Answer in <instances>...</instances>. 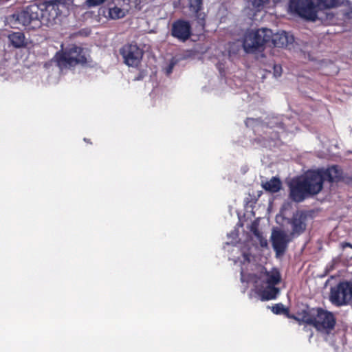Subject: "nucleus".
Here are the masks:
<instances>
[{"label":"nucleus","instance_id":"f257e3e1","mask_svg":"<svg viewBox=\"0 0 352 352\" xmlns=\"http://www.w3.org/2000/svg\"><path fill=\"white\" fill-rule=\"evenodd\" d=\"M258 272V276L257 274L247 275L242 270L241 280L252 283L262 300L274 299L279 293V289L276 287V285L281 280L279 272L276 269L267 271L260 267Z\"/></svg>","mask_w":352,"mask_h":352},{"label":"nucleus","instance_id":"f03ea898","mask_svg":"<svg viewBox=\"0 0 352 352\" xmlns=\"http://www.w3.org/2000/svg\"><path fill=\"white\" fill-rule=\"evenodd\" d=\"M294 318L298 321L313 324L320 331L331 329L335 324L333 315L322 309H311L310 311L304 310Z\"/></svg>","mask_w":352,"mask_h":352},{"label":"nucleus","instance_id":"7ed1b4c3","mask_svg":"<svg viewBox=\"0 0 352 352\" xmlns=\"http://www.w3.org/2000/svg\"><path fill=\"white\" fill-rule=\"evenodd\" d=\"M38 6L42 10V14L40 17L41 25L49 26L54 24L58 16L68 14L72 7V1L70 0H54Z\"/></svg>","mask_w":352,"mask_h":352},{"label":"nucleus","instance_id":"20e7f679","mask_svg":"<svg viewBox=\"0 0 352 352\" xmlns=\"http://www.w3.org/2000/svg\"><path fill=\"white\" fill-rule=\"evenodd\" d=\"M272 37V31L267 28L248 30L243 34L242 45L247 53H253L262 49Z\"/></svg>","mask_w":352,"mask_h":352},{"label":"nucleus","instance_id":"39448f33","mask_svg":"<svg viewBox=\"0 0 352 352\" xmlns=\"http://www.w3.org/2000/svg\"><path fill=\"white\" fill-rule=\"evenodd\" d=\"M42 10L38 5H31L18 14H13L9 18V23L14 28H18V25L30 26L36 28L41 25L40 17Z\"/></svg>","mask_w":352,"mask_h":352},{"label":"nucleus","instance_id":"423d86ee","mask_svg":"<svg viewBox=\"0 0 352 352\" xmlns=\"http://www.w3.org/2000/svg\"><path fill=\"white\" fill-rule=\"evenodd\" d=\"M289 10L292 12L308 21L322 19L318 6L315 4L314 0H290Z\"/></svg>","mask_w":352,"mask_h":352},{"label":"nucleus","instance_id":"0eeeda50","mask_svg":"<svg viewBox=\"0 0 352 352\" xmlns=\"http://www.w3.org/2000/svg\"><path fill=\"white\" fill-rule=\"evenodd\" d=\"M331 301L338 305H342L352 300V283H341L331 290Z\"/></svg>","mask_w":352,"mask_h":352},{"label":"nucleus","instance_id":"6e6552de","mask_svg":"<svg viewBox=\"0 0 352 352\" xmlns=\"http://www.w3.org/2000/svg\"><path fill=\"white\" fill-rule=\"evenodd\" d=\"M82 50L74 46L69 52L60 55L58 58V65L60 69L72 67L77 63L85 62V58L80 54Z\"/></svg>","mask_w":352,"mask_h":352},{"label":"nucleus","instance_id":"1a4fd4ad","mask_svg":"<svg viewBox=\"0 0 352 352\" xmlns=\"http://www.w3.org/2000/svg\"><path fill=\"white\" fill-rule=\"evenodd\" d=\"M124 63L131 67H137L142 58L143 52L137 45H128L122 50Z\"/></svg>","mask_w":352,"mask_h":352},{"label":"nucleus","instance_id":"9d476101","mask_svg":"<svg viewBox=\"0 0 352 352\" xmlns=\"http://www.w3.org/2000/svg\"><path fill=\"white\" fill-rule=\"evenodd\" d=\"M309 195L318 194L322 188L323 175L319 171H311L302 179Z\"/></svg>","mask_w":352,"mask_h":352},{"label":"nucleus","instance_id":"9b49d317","mask_svg":"<svg viewBox=\"0 0 352 352\" xmlns=\"http://www.w3.org/2000/svg\"><path fill=\"white\" fill-rule=\"evenodd\" d=\"M291 240L289 235L280 229H273L271 234L272 246L277 255L282 254L285 250L288 242Z\"/></svg>","mask_w":352,"mask_h":352},{"label":"nucleus","instance_id":"f8f14e48","mask_svg":"<svg viewBox=\"0 0 352 352\" xmlns=\"http://www.w3.org/2000/svg\"><path fill=\"white\" fill-rule=\"evenodd\" d=\"M309 195L302 179H293L290 183V197L295 201H301Z\"/></svg>","mask_w":352,"mask_h":352},{"label":"nucleus","instance_id":"ddd939ff","mask_svg":"<svg viewBox=\"0 0 352 352\" xmlns=\"http://www.w3.org/2000/svg\"><path fill=\"white\" fill-rule=\"evenodd\" d=\"M172 34L179 40H186L190 34V24L184 21H178L173 24Z\"/></svg>","mask_w":352,"mask_h":352},{"label":"nucleus","instance_id":"4468645a","mask_svg":"<svg viewBox=\"0 0 352 352\" xmlns=\"http://www.w3.org/2000/svg\"><path fill=\"white\" fill-rule=\"evenodd\" d=\"M293 41L294 38L292 36H289L285 32L282 31L274 34L272 33V37L268 43H271L275 47H284L292 43Z\"/></svg>","mask_w":352,"mask_h":352},{"label":"nucleus","instance_id":"2eb2a0df","mask_svg":"<svg viewBox=\"0 0 352 352\" xmlns=\"http://www.w3.org/2000/svg\"><path fill=\"white\" fill-rule=\"evenodd\" d=\"M306 217L301 212H297L294 215L291 221L292 225V232L291 234L292 236L295 234L299 235L306 228L305 223Z\"/></svg>","mask_w":352,"mask_h":352},{"label":"nucleus","instance_id":"dca6fc26","mask_svg":"<svg viewBox=\"0 0 352 352\" xmlns=\"http://www.w3.org/2000/svg\"><path fill=\"white\" fill-rule=\"evenodd\" d=\"M323 175V180L328 179L330 182H337L342 178V172L337 166H331L325 170H320Z\"/></svg>","mask_w":352,"mask_h":352},{"label":"nucleus","instance_id":"f3484780","mask_svg":"<svg viewBox=\"0 0 352 352\" xmlns=\"http://www.w3.org/2000/svg\"><path fill=\"white\" fill-rule=\"evenodd\" d=\"M188 2L190 10L196 14V16L198 19V22L204 25V21L205 19V14L204 12H199V10L201 7V0H186Z\"/></svg>","mask_w":352,"mask_h":352},{"label":"nucleus","instance_id":"a211bd4d","mask_svg":"<svg viewBox=\"0 0 352 352\" xmlns=\"http://www.w3.org/2000/svg\"><path fill=\"white\" fill-rule=\"evenodd\" d=\"M262 187L270 192H276L281 188V182L277 177H272L270 180L263 182Z\"/></svg>","mask_w":352,"mask_h":352},{"label":"nucleus","instance_id":"6ab92c4d","mask_svg":"<svg viewBox=\"0 0 352 352\" xmlns=\"http://www.w3.org/2000/svg\"><path fill=\"white\" fill-rule=\"evenodd\" d=\"M9 40L15 47H21L23 46L25 43V37L21 32H14L9 35Z\"/></svg>","mask_w":352,"mask_h":352},{"label":"nucleus","instance_id":"aec40b11","mask_svg":"<svg viewBox=\"0 0 352 352\" xmlns=\"http://www.w3.org/2000/svg\"><path fill=\"white\" fill-rule=\"evenodd\" d=\"M126 14V11L119 7L114 6L109 10V17L111 19H119L123 18Z\"/></svg>","mask_w":352,"mask_h":352},{"label":"nucleus","instance_id":"412c9836","mask_svg":"<svg viewBox=\"0 0 352 352\" xmlns=\"http://www.w3.org/2000/svg\"><path fill=\"white\" fill-rule=\"evenodd\" d=\"M319 13H321L322 8H331L336 7L338 4V0H317Z\"/></svg>","mask_w":352,"mask_h":352},{"label":"nucleus","instance_id":"4be33fe9","mask_svg":"<svg viewBox=\"0 0 352 352\" xmlns=\"http://www.w3.org/2000/svg\"><path fill=\"white\" fill-rule=\"evenodd\" d=\"M272 311L276 314H286L288 317H291L287 309L282 304H277L272 307Z\"/></svg>","mask_w":352,"mask_h":352},{"label":"nucleus","instance_id":"5701e85b","mask_svg":"<svg viewBox=\"0 0 352 352\" xmlns=\"http://www.w3.org/2000/svg\"><path fill=\"white\" fill-rule=\"evenodd\" d=\"M104 0H87L86 4L89 7H95L102 4Z\"/></svg>","mask_w":352,"mask_h":352},{"label":"nucleus","instance_id":"b1692460","mask_svg":"<svg viewBox=\"0 0 352 352\" xmlns=\"http://www.w3.org/2000/svg\"><path fill=\"white\" fill-rule=\"evenodd\" d=\"M241 262H250V255L244 252L242 255V258H240Z\"/></svg>","mask_w":352,"mask_h":352},{"label":"nucleus","instance_id":"393cba45","mask_svg":"<svg viewBox=\"0 0 352 352\" xmlns=\"http://www.w3.org/2000/svg\"><path fill=\"white\" fill-rule=\"evenodd\" d=\"M282 72V68L279 65H275L274 67V73L276 76H280Z\"/></svg>","mask_w":352,"mask_h":352},{"label":"nucleus","instance_id":"a878e982","mask_svg":"<svg viewBox=\"0 0 352 352\" xmlns=\"http://www.w3.org/2000/svg\"><path fill=\"white\" fill-rule=\"evenodd\" d=\"M174 65H175V63L171 62L170 63V65H168V67L167 68H166V74L168 75V74H170L171 73L172 69H173V68L174 67Z\"/></svg>","mask_w":352,"mask_h":352},{"label":"nucleus","instance_id":"bb28decb","mask_svg":"<svg viewBox=\"0 0 352 352\" xmlns=\"http://www.w3.org/2000/svg\"><path fill=\"white\" fill-rule=\"evenodd\" d=\"M292 206L291 204L290 203H286L283 205V208H282V210H281V212L282 213L284 214L285 213V211L287 210V209H289Z\"/></svg>","mask_w":352,"mask_h":352},{"label":"nucleus","instance_id":"cd10ccee","mask_svg":"<svg viewBox=\"0 0 352 352\" xmlns=\"http://www.w3.org/2000/svg\"><path fill=\"white\" fill-rule=\"evenodd\" d=\"M261 246H267V242L266 240H261Z\"/></svg>","mask_w":352,"mask_h":352},{"label":"nucleus","instance_id":"c85d7f7f","mask_svg":"<svg viewBox=\"0 0 352 352\" xmlns=\"http://www.w3.org/2000/svg\"><path fill=\"white\" fill-rule=\"evenodd\" d=\"M349 183H350L351 184H352V180L351 182H348Z\"/></svg>","mask_w":352,"mask_h":352}]
</instances>
